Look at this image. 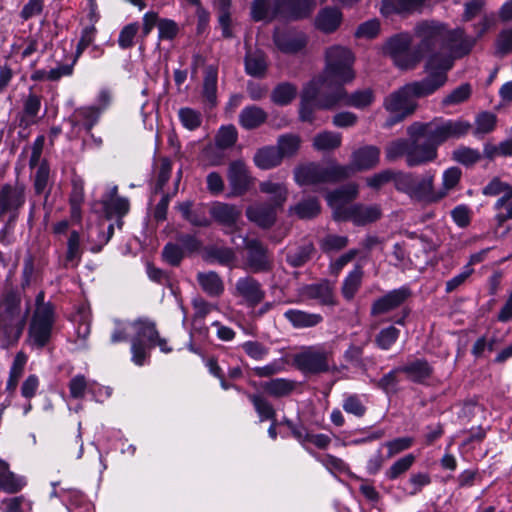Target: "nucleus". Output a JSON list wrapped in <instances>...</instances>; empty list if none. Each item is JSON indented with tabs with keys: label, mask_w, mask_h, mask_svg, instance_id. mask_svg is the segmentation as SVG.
Instances as JSON below:
<instances>
[{
	"label": "nucleus",
	"mask_w": 512,
	"mask_h": 512,
	"mask_svg": "<svg viewBox=\"0 0 512 512\" xmlns=\"http://www.w3.org/2000/svg\"><path fill=\"white\" fill-rule=\"evenodd\" d=\"M355 57L350 49L335 45L326 50L325 68L322 75L313 78L303 89L299 110L300 120L313 123L314 108L331 109L342 103L358 109L372 104L371 89H363L347 95L343 85L355 78Z\"/></svg>",
	"instance_id": "f257e3e1"
},
{
	"label": "nucleus",
	"mask_w": 512,
	"mask_h": 512,
	"mask_svg": "<svg viewBox=\"0 0 512 512\" xmlns=\"http://www.w3.org/2000/svg\"><path fill=\"white\" fill-rule=\"evenodd\" d=\"M438 61L432 58L425 66L427 77L408 83L385 98V109L395 115L388 120L387 126H392L411 115L417 107L415 98L432 95L445 85L448 80L447 69L451 64L447 60L441 63Z\"/></svg>",
	"instance_id": "f03ea898"
},
{
	"label": "nucleus",
	"mask_w": 512,
	"mask_h": 512,
	"mask_svg": "<svg viewBox=\"0 0 512 512\" xmlns=\"http://www.w3.org/2000/svg\"><path fill=\"white\" fill-rule=\"evenodd\" d=\"M29 308H22L21 293L7 290L0 296V347L7 349L18 342L21 337Z\"/></svg>",
	"instance_id": "7ed1b4c3"
},
{
	"label": "nucleus",
	"mask_w": 512,
	"mask_h": 512,
	"mask_svg": "<svg viewBox=\"0 0 512 512\" xmlns=\"http://www.w3.org/2000/svg\"><path fill=\"white\" fill-rule=\"evenodd\" d=\"M471 129L468 121L457 119L436 118L430 122H414L411 124L407 133L410 137H422L429 142L431 146L436 148L449 139H458L465 136Z\"/></svg>",
	"instance_id": "20e7f679"
},
{
	"label": "nucleus",
	"mask_w": 512,
	"mask_h": 512,
	"mask_svg": "<svg viewBox=\"0 0 512 512\" xmlns=\"http://www.w3.org/2000/svg\"><path fill=\"white\" fill-rule=\"evenodd\" d=\"M448 26L438 21H422L414 28V35L419 39L416 46L419 61L423 57H427L425 66L432 58L439 60L438 62L450 61L451 66L447 69V73L453 67L451 56L444 53V42L446 40Z\"/></svg>",
	"instance_id": "39448f33"
},
{
	"label": "nucleus",
	"mask_w": 512,
	"mask_h": 512,
	"mask_svg": "<svg viewBox=\"0 0 512 512\" xmlns=\"http://www.w3.org/2000/svg\"><path fill=\"white\" fill-rule=\"evenodd\" d=\"M420 137L409 139H397L390 142L385 149L387 161L392 162L400 157H405L408 167H417L433 162L438 157V152L427 140L419 142Z\"/></svg>",
	"instance_id": "423d86ee"
},
{
	"label": "nucleus",
	"mask_w": 512,
	"mask_h": 512,
	"mask_svg": "<svg viewBox=\"0 0 512 512\" xmlns=\"http://www.w3.org/2000/svg\"><path fill=\"white\" fill-rule=\"evenodd\" d=\"M435 172L414 177L411 174L401 175L396 181L397 190L407 194L412 200L423 203H435L445 197L444 192L434 189Z\"/></svg>",
	"instance_id": "0eeeda50"
},
{
	"label": "nucleus",
	"mask_w": 512,
	"mask_h": 512,
	"mask_svg": "<svg viewBox=\"0 0 512 512\" xmlns=\"http://www.w3.org/2000/svg\"><path fill=\"white\" fill-rule=\"evenodd\" d=\"M44 299L45 294L40 291L35 298V310L29 328L31 341L38 348H43L49 342L55 322L54 307Z\"/></svg>",
	"instance_id": "6e6552de"
},
{
	"label": "nucleus",
	"mask_w": 512,
	"mask_h": 512,
	"mask_svg": "<svg viewBox=\"0 0 512 512\" xmlns=\"http://www.w3.org/2000/svg\"><path fill=\"white\" fill-rule=\"evenodd\" d=\"M352 175V169L337 164L321 165L310 163L295 171V181L299 185H317L337 182Z\"/></svg>",
	"instance_id": "1a4fd4ad"
},
{
	"label": "nucleus",
	"mask_w": 512,
	"mask_h": 512,
	"mask_svg": "<svg viewBox=\"0 0 512 512\" xmlns=\"http://www.w3.org/2000/svg\"><path fill=\"white\" fill-rule=\"evenodd\" d=\"M135 331V336L131 343L132 361L138 365H144L149 357V351L155 347V337L157 329L154 322L147 319H139L131 324Z\"/></svg>",
	"instance_id": "9d476101"
},
{
	"label": "nucleus",
	"mask_w": 512,
	"mask_h": 512,
	"mask_svg": "<svg viewBox=\"0 0 512 512\" xmlns=\"http://www.w3.org/2000/svg\"><path fill=\"white\" fill-rule=\"evenodd\" d=\"M412 43V37L408 33H399L390 37L384 47V53L389 55L395 65L402 69H412L419 61V54H417L416 48L412 51L410 46Z\"/></svg>",
	"instance_id": "9b49d317"
},
{
	"label": "nucleus",
	"mask_w": 512,
	"mask_h": 512,
	"mask_svg": "<svg viewBox=\"0 0 512 512\" xmlns=\"http://www.w3.org/2000/svg\"><path fill=\"white\" fill-rule=\"evenodd\" d=\"M330 351L324 346H310L294 356L297 368L305 373H322L329 370Z\"/></svg>",
	"instance_id": "f8f14e48"
},
{
	"label": "nucleus",
	"mask_w": 512,
	"mask_h": 512,
	"mask_svg": "<svg viewBox=\"0 0 512 512\" xmlns=\"http://www.w3.org/2000/svg\"><path fill=\"white\" fill-rule=\"evenodd\" d=\"M247 256L244 268L252 273H266L272 270L273 258L268 248L258 239L244 238Z\"/></svg>",
	"instance_id": "ddd939ff"
},
{
	"label": "nucleus",
	"mask_w": 512,
	"mask_h": 512,
	"mask_svg": "<svg viewBox=\"0 0 512 512\" xmlns=\"http://www.w3.org/2000/svg\"><path fill=\"white\" fill-rule=\"evenodd\" d=\"M381 210L377 205L354 204L347 207H337L333 212L336 221H351L356 226H364L377 221Z\"/></svg>",
	"instance_id": "4468645a"
},
{
	"label": "nucleus",
	"mask_w": 512,
	"mask_h": 512,
	"mask_svg": "<svg viewBox=\"0 0 512 512\" xmlns=\"http://www.w3.org/2000/svg\"><path fill=\"white\" fill-rule=\"evenodd\" d=\"M232 295L239 299L240 304L255 308L264 300L266 292L257 279L245 275L236 280Z\"/></svg>",
	"instance_id": "2eb2a0df"
},
{
	"label": "nucleus",
	"mask_w": 512,
	"mask_h": 512,
	"mask_svg": "<svg viewBox=\"0 0 512 512\" xmlns=\"http://www.w3.org/2000/svg\"><path fill=\"white\" fill-rule=\"evenodd\" d=\"M476 43V39L465 35L463 29L447 30L446 40L444 42V53L452 57V61L461 58L470 53Z\"/></svg>",
	"instance_id": "dca6fc26"
},
{
	"label": "nucleus",
	"mask_w": 512,
	"mask_h": 512,
	"mask_svg": "<svg viewBox=\"0 0 512 512\" xmlns=\"http://www.w3.org/2000/svg\"><path fill=\"white\" fill-rule=\"evenodd\" d=\"M282 210L270 202H255L247 206V219L261 229H270L277 222L278 211Z\"/></svg>",
	"instance_id": "f3484780"
},
{
	"label": "nucleus",
	"mask_w": 512,
	"mask_h": 512,
	"mask_svg": "<svg viewBox=\"0 0 512 512\" xmlns=\"http://www.w3.org/2000/svg\"><path fill=\"white\" fill-rule=\"evenodd\" d=\"M25 190L21 185L5 184L0 189V218L9 213L15 218L25 203Z\"/></svg>",
	"instance_id": "a211bd4d"
},
{
	"label": "nucleus",
	"mask_w": 512,
	"mask_h": 512,
	"mask_svg": "<svg viewBox=\"0 0 512 512\" xmlns=\"http://www.w3.org/2000/svg\"><path fill=\"white\" fill-rule=\"evenodd\" d=\"M227 178L232 196L244 195L253 182V177L250 175L247 165L241 160L230 163Z\"/></svg>",
	"instance_id": "6ab92c4d"
},
{
	"label": "nucleus",
	"mask_w": 512,
	"mask_h": 512,
	"mask_svg": "<svg viewBox=\"0 0 512 512\" xmlns=\"http://www.w3.org/2000/svg\"><path fill=\"white\" fill-rule=\"evenodd\" d=\"M411 295L408 287L403 286L376 299L371 306V315L378 316L400 307Z\"/></svg>",
	"instance_id": "aec40b11"
},
{
	"label": "nucleus",
	"mask_w": 512,
	"mask_h": 512,
	"mask_svg": "<svg viewBox=\"0 0 512 512\" xmlns=\"http://www.w3.org/2000/svg\"><path fill=\"white\" fill-rule=\"evenodd\" d=\"M273 42L281 52L294 54L306 46L307 39L302 32L276 29L273 33Z\"/></svg>",
	"instance_id": "412c9836"
},
{
	"label": "nucleus",
	"mask_w": 512,
	"mask_h": 512,
	"mask_svg": "<svg viewBox=\"0 0 512 512\" xmlns=\"http://www.w3.org/2000/svg\"><path fill=\"white\" fill-rule=\"evenodd\" d=\"M380 149L374 145H366L358 148L352 153L351 163L346 167L355 171L370 170L377 166L380 160Z\"/></svg>",
	"instance_id": "4be33fe9"
},
{
	"label": "nucleus",
	"mask_w": 512,
	"mask_h": 512,
	"mask_svg": "<svg viewBox=\"0 0 512 512\" xmlns=\"http://www.w3.org/2000/svg\"><path fill=\"white\" fill-rule=\"evenodd\" d=\"M280 19L300 20L311 15L315 9V0H279Z\"/></svg>",
	"instance_id": "5701e85b"
},
{
	"label": "nucleus",
	"mask_w": 512,
	"mask_h": 512,
	"mask_svg": "<svg viewBox=\"0 0 512 512\" xmlns=\"http://www.w3.org/2000/svg\"><path fill=\"white\" fill-rule=\"evenodd\" d=\"M117 193L118 186L113 185L109 187L108 191L102 196L101 199L104 213L109 219L113 216L121 218L126 215L130 209L129 200L125 197L118 196Z\"/></svg>",
	"instance_id": "b1692460"
},
{
	"label": "nucleus",
	"mask_w": 512,
	"mask_h": 512,
	"mask_svg": "<svg viewBox=\"0 0 512 512\" xmlns=\"http://www.w3.org/2000/svg\"><path fill=\"white\" fill-rule=\"evenodd\" d=\"M210 215L221 226L234 228L242 215V211L236 205L215 202L210 208Z\"/></svg>",
	"instance_id": "393cba45"
},
{
	"label": "nucleus",
	"mask_w": 512,
	"mask_h": 512,
	"mask_svg": "<svg viewBox=\"0 0 512 512\" xmlns=\"http://www.w3.org/2000/svg\"><path fill=\"white\" fill-rule=\"evenodd\" d=\"M182 217L196 227H208L211 224L204 204L194 205L191 201H184L177 205Z\"/></svg>",
	"instance_id": "a878e982"
},
{
	"label": "nucleus",
	"mask_w": 512,
	"mask_h": 512,
	"mask_svg": "<svg viewBox=\"0 0 512 512\" xmlns=\"http://www.w3.org/2000/svg\"><path fill=\"white\" fill-rule=\"evenodd\" d=\"M259 191L269 196L268 202L281 209H283L289 196L287 185L284 182L273 181L272 178L261 181L259 183Z\"/></svg>",
	"instance_id": "bb28decb"
},
{
	"label": "nucleus",
	"mask_w": 512,
	"mask_h": 512,
	"mask_svg": "<svg viewBox=\"0 0 512 512\" xmlns=\"http://www.w3.org/2000/svg\"><path fill=\"white\" fill-rule=\"evenodd\" d=\"M251 16L255 21L271 22L280 18L279 0H253Z\"/></svg>",
	"instance_id": "cd10ccee"
},
{
	"label": "nucleus",
	"mask_w": 512,
	"mask_h": 512,
	"mask_svg": "<svg viewBox=\"0 0 512 512\" xmlns=\"http://www.w3.org/2000/svg\"><path fill=\"white\" fill-rule=\"evenodd\" d=\"M197 282L209 297L219 298L225 291L223 279L215 271L199 272Z\"/></svg>",
	"instance_id": "c85d7f7f"
},
{
	"label": "nucleus",
	"mask_w": 512,
	"mask_h": 512,
	"mask_svg": "<svg viewBox=\"0 0 512 512\" xmlns=\"http://www.w3.org/2000/svg\"><path fill=\"white\" fill-rule=\"evenodd\" d=\"M41 109V97L34 93H29L23 100V110L19 116V126L28 128L38 121V114Z\"/></svg>",
	"instance_id": "c756f323"
},
{
	"label": "nucleus",
	"mask_w": 512,
	"mask_h": 512,
	"mask_svg": "<svg viewBox=\"0 0 512 512\" xmlns=\"http://www.w3.org/2000/svg\"><path fill=\"white\" fill-rule=\"evenodd\" d=\"M342 13L337 8L325 7L321 9L316 18L315 26L324 33H332L340 26Z\"/></svg>",
	"instance_id": "7c9ffc66"
},
{
	"label": "nucleus",
	"mask_w": 512,
	"mask_h": 512,
	"mask_svg": "<svg viewBox=\"0 0 512 512\" xmlns=\"http://www.w3.org/2000/svg\"><path fill=\"white\" fill-rule=\"evenodd\" d=\"M320 211L321 206L319 200L316 197L309 196L290 206L288 214L302 220H308L318 216Z\"/></svg>",
	"instance_id": "2f4dec72"
},
{
	"label": "nucleus",
	"mask_w": 512,
	"mask_h": 512,
	"mask_svg": "<svg viewBox=\"0 0 512 512\" xmlns=\"http://www.w3.org/2000/svg\"><path fill=\"white\" fill-rule=\"evenodd\" d=\"M101 115L96 106H81L75 109L70 121L73 126L82 125L90 133L92 128L99 122Z\"/></svg>",
	"instance_id": "473e14b6"
},
{
	"label": "nucleus",
	"mask_w": 512,
	"mask_h": 512,
	"mask_svg": "<svg viewBox=\"0 0 512 512\" xmlns=\"http://www.w3.org/2000/svg\"><path fill=\"white\" fill-rule=\"evenodd\" d=\"M267 118V112L261 107L249 105L241 110L239 114V124L246 130H252L264 124Z\"/></svg>",
	"instance_id": "72a5a7b5"
},
{
	"label": "nucleus",
	"mask_w": 512,
	"mask_h": 512,
	"mask_svg": "<svg viewBox=\"0 0 512 512\" xmlns=\"http://www.w3.org/2000/svg\"><path fill=\"white\" fill-rule=\"evenodd\" d=\"M284 317L294 328H310L323 321V317L317 313H309L299 309H289L284 313Z\"/></svg>",
	"instance_id": "f704fd0d"
},
{
	"label": "nucleus",
	"mask_w": 512,
	"mask_h": 512,
	"mask_svg": "<svg viewBox=\"0 0 512 512\" xmlns=\"http://www.w3.org/2000/svg\"><path fill=\"white\" fill-rule=\"evenodd\" d=\"M255 165L262 170H269L281 164L283 158L276 146H266L254 155Z\"/></svg>",
	"instance_id": "c9c22d12"
},
{
	"label": "nucleus",
	"mask_w": 512,
	"mask_h": 512,
	"mask_svg": "<svg viewBox=\"0 0 512 512\" xmlns=\"http://www.w3.org/2000/svg\"><path fill=\"white\" fill-rule=\"evenodd\" d=\"M399 371L405 373L413 382L421 383L430 377L432 367L426 360L416 359L399 367Z\"/></svg>",
	"instance_id": "e433bc0d"
},
{
	"label": "nucleus",
	"mask_w": 512,
	"mask_h": 512,
	"mask_svg": "<svg viewBox=\"0 0 512 512\" xmlns=\"http://www.w3.org/2000/svg\"><path fill=\"white\" fill-rule=\"evenodd\" d=\"M267 70L266 56L263 51L249 50L245 56V71L253 77H263Z\"/></svg>",
	"instance_id": "4c0bfd02"
},
{
	"label": "nucleus",
	"mask_w": 512,
	"mask_h": 512,
	"mask_svg": "<svg viewBox=\"0 0 512 512\" xmlns=\"http://www.w3.org/2000/svg\"><path fill=\"white\" fill-rule=\"evenodd\" d=\"M483 194L486 196L503 194L494 204V209H499L506 200L512 199V186L502 182L499 178H494L483 188Z\"/></svg>",
	"instance_id": "58836bf2"
},
{
	"label": "nucleus",
	"mask_w": 512,
	"mask_h": 512,
	"mask_svg": "<svg viewBox=\"0 0 512 512\" xmlns=\"http://www.w3.org/2000/svg\"><path fill=\"white\" fill-rule=\"evenodd\" d=\"M358 194V185L349 183L334 190L327 195L328 204L333 208V212L337 207H345L344 204L353 200Z\"/></svg>",
	"instance_id": "ea45409f"
},
{
	"label": "nucleus",
	"mask_w": 512,
	"mask_h": 512,
	"mask_svg": "<svg viewBox=\"0 0 512 512\" xmlns=\"http://www.w3.org/2000/svg\"><path fill=\"white\" fill-rule=\"evenodd\" d=\"M262 389L269 396L282 398L290 395L295 389V382L286 378H275L262 383Z\"/></svg>",
	"instance_id": "a19ab883"
},
{
	"label": "nucleus",
	"mask_w": 512,
	"mask_h": 512,
	"mask_svg": "<svg viewBox=\"0 0 512 512\" xmlns=\"http://www.w3.org/2000/svg\"><path fill=\"white\" fill-rule=\"evenodd\" d=\"M26 482L24 478L16 476L9 471L8 464L0 460V488L8 493H16L20 491Z\"/></svg>",
	"instance_id": "79ce46f5"
},
{
	"label": "nucleus",
	"mask_w": 512,
	"mask_h": 512,
	"mask_svg": "<svg viewBox=\"0 0 512 512\" xmlns=\"http://www.w3.org/2000/svg\"><path fill=\"white\" fill-rule=\"evenodd\" d=\"M217 80L218 69L213 65L205 68L203 79V97L211 105H216L217 102Z\"/></svg>",
	"instance_id": "37998d69"
},
{
	"label": "nucleus",
	"mask_w": 512,
	"mask_h": 512,
	"mask_svg": "<svg viewBox=\"0 0 512 512\" xmlns=\"http://www.w3.org/2000/svg\"><path fill=\"white\" fill-rule=\"evenodd\" d=\"M363 274L362 266L356 264L353 270L345 277L342 283V294L345 299H353L361 286Z\"/></svg>",
	"instance_id": "c03bdc74"
},
{
	"label": "nucleus",
	"mask_w": 512,
	"mask_h": 512,
	"mask_svg": "<svg viewBox=\"0 0 512 512\" xmlns=\"http://www.w3.org/2000/svg\"><path fill=\"white\" fill-rule=\"evenodd\" d=\"M305 294L310 299H315L323 305H333L334 295L328 283H316L305 288Z\"/></svg>",
	"instance_id": "a18cd8bd"
},
{
	"label": "nucleus",
	"mask_w": 512,
	"mask_h": 512,
	"mask_svg": "<svg viewBox=\"0 0 512 512\" xmlns=\"http://www.w3.org/2000/svg\"><path fill=\"white\" fill-rule=\"evenodd\" d=\"M248 399L253 404L261 422L266 420H276V411L272 404L260 394H247Z\"/></svg>",
	"instance_id": "49530a36"
},
{
	"label": "nucleus",
	"mask_w": 512,
	"mask_h": 512,
	"mask_svg": "<svg viewBox=\"0 0 512 512\" xmlns=\"http://www.w3.org/2000/svg\"><path fill=\"white\" fill-rule=\"evenodd\" d=\"M424 0H383L381 12L383 15L414 10L422 5Z\"/></svg>",
	"instance_id": "de8ad7c7"
},
{
	"label": "nucleus",
	"mask_w": 512,
	"mask_h": 512,
	"mask_svg": "<svg viewBox=\"0 0 512 512\" xmlns=\"http://www.w3.org/2000/svg\"><path fill=\"white\" fill-rule=\"evenodd\" d=\"M65 500L66 508L69 512H93L91 503L85 500L81 491L76 489H67Z\"/></svg>",
	"instance_id": "09e8293b"
},
{
	"label": "nucleus",
	"mask_w": 512,
	"mask_h": 512,
	"mask_svg": "<svg viewBox=\"0 0 512 512\" xmlns=\"http://www.w3.org/2000/svg\"><path fill=\"white\" fill-rule=\"evenodd\" d=\"M341 134L332 131H324L313 139V146L320 151L333 150L341 145Z\"/></svg>",
	"instance_id": "8fccbe9b"
},
{
	"label": "nucleus",
	"mask_w": 512,
	"mask_h": 512,
	"mask_svg": "<svg viewBox=\"0 0 512 512\" xmlns=\"http://www.w3.org/2000/svg\"><path fill=\"white\" fill-rule=\"evenodd\" d=\"M416 456L412 453L396 460L385 472V476L389 480H396L405 474L415 463Z\"/></svg>",
	"instance_id": "3c124183"
},
{
	"label": "nucleus",
	"mask_w": 512,
	"mask_h": 512,
	"mask_svg": "<svg viewBox=\"0 0 512 512\" xmlns=\"http://www.w3.org/2000/svg\"><path fill=\"white\" fill-rule=\"evenodd\" d=\"M297 94V87L284 82L277 85L272 93H271V100L277 104V105H287L289 104Z\"/></svg>",
	"instance_id": "603ef678"
},
{
	"label": "nucleus",
	"mask_w": 512,
	"mask_h": 512,
	"mask_svg": "<svg viewBox=\"0 0 512 512\" xmlns=\"http://www.w3.org/2000/svg\"><path fill=\"white\" fill-rule=\"evenodd\" d=\"M81 254L82 250L80 247V235L77 231H72L67 242L65 266H77L81 259Z\"/></svg>",
	"instance_id": "864d4df0"
},
{
	"label": "nucleus",
	"mask_w": 512,
	"mask_h": 512,
	"mask_svg": "<svg viewBox=\"0 0 512 512\" xmlns=\"http://www.w3.org/2000/svg\"><path fill=\"white\" fill-rule=\"evenodd\" d=\"M277 149L281 152V157H291L300 147V138L294 134H285L278 138Z\"/></svg>",
	"instance_id": "5fc2aeb1"
},
{
	"label": "nucleus",
	"mask_w": 512,
	"mask_h": 512,
	"mask_svg": "<svg viewBox=\"0 0 512 512\" xmlns=\"http://www.w3.org/2000/svg\"><path fill=\"white\" fill-rule=\"evenodd\" d=\"M287 365L288 361L282 357L274 359L273 361L264 366L254 367L252 370L257 377L267 378L285 371Z\"/></svg>",
	"instance_id": "6e6d98bb"
},
{
	"label": "nucleus",
	"mask_w": 512,
	"mask_h": 512,
	"mask_svg": "<svg viewBox=\"0 0 512 512\" xmlns=\"http://www.w3.org/2000/svg\"><path fill=\"white\" fill-rule=\"evenodd\" d=\"M313 246L306 244L289 250L286 256L287 262L293 267H300L304 265L311 257Z\"/></svg>",
	"instance_id": "4d7b16f0"
},
{
	"label": "nucleus",
	"mask_w": 512,
	"mask_h": 512,
	"mask_svg": "<svg viewBox=\"0 0 512 512\" xmlns=\"http://www.w3.org/2000/svg\"><path fill=\"white\" fill-rule=\"evenodd\" d=\"M414 444V438L410 436L394 438L390 441H386L381 447L387 448V458H391L397 454H400L412 447Z\"/></svg>",
	"instance_id": "13d9d810"
},
{
	"label": "nucleus",
	"mask_w": 512,
	"mask_h": 512,
	"mask_svg": "<svg viewBox=\"0 0 512 512\" xmlns=\"http://www.w3.org/2000/svg\"><path fill=\"white\" fill-rule=\"evenodd\" d=\"M69 391L72 398L80 399L84 397L86 391L94 395L95 387L87 383L83 375H76L69 382Z\"/></svg>",
	"instance_id": "bf43d9fd"
},
{
	"label": "nucleus",
	"mask_w": 512,
	"mask_h": 512,
	"mask_svg": "<svg viewBox=\"0 0 512 512\" xmlns=\"http://www.w3.org/2000/svg\"><path fill=\"white\" fill-rule=\"evenodd\" d=\"M238 139L237 129L234 125L222 126L216 135V145L221 149L232 147Z\"/></svg>",
	"instance_id": "052dcab7"
},
{
	"label": "nucleus",
	"mask_w": 512,
	"mask_h": 512,
	"mask_svg": "<svg viewBox=\"0 0 512 512\" xmlns=\"http://www.w3.org/2000/svg\"><path fill=\"white\" fill-rule=\"evenodd\" d=\"M400 331L394 326L383 328L375 337V343L382 350H388L399 338Z\"/></svg>",
	"instance_id": "680f3d73"
},
{
	"label": "nucleus",
	"mask_w": 512,
	"mask_h": 512,
	"mask_svg": "<svg viewBox=\"0 0 512 512\" xmlns=\"http://www.w3.org/2000/svg\"><path fill=\"white\" fill-rule=\"evenodd\" d=\"M342 407L346 413L352 414L358 418L363 417L366 413V406L361 397L357 394L346 395Z\"/></svg>",
	"instance_id": "e2e57ef3"
},
{
	"label": "nucleus",
	"mask_w": 512,
	"mask_h": 512,
	"mask_svg": "<svg viewBox=\"0 0 512 512\" xmlns=\"http://www.w3.org/2000/svg\"><path fill=\"white\" fill-rule=\"evenodd\" d=\"M471 86L468 83L461 84L442 100L443 106L457 105L466 101L471 95Z\"/></svg>",
	"instance_id": "0e129e2a"
},
{
	"label": "nucleus",
	"mask_w": 512,
	"mask_h": 512,
	"mask_svg": "<svg viewBox=\"0 0 512 512\" xmlns=\"http://www.w3.org/2000/svg\"><path fill=\"white\" fill-rule=\"evenodd\" d=\"M178 116L182 125L188 130H195L200 127L202 123L201 114L191 108H181L178 112Z\"/></svg>",
	"instance_id": "69168bd1"
},
{
	"label": "nucleus",
	"mask_w": 512,
	"mask_h": 512,
	"mask_svg": "<svg viewBox=\"0 0 512 512\" xmlns=\"http://www.w3.org/2000/svg\"><path fill=\"white\" fill-rule=\"evenodd\" d=\"M171 171V160L167 157L160 158L157 162V181L155 185V192H160L163 189L170 178Z\"/></svg>",
	"instance_id": "338daca9"
},
{
	"label": "nucleus",
	"mask_w": 512,
	"mask_h": 512,
	"mask_svg": "<svg viewBox=\"0 0 512 512\" xmlns=\"http://www.w3.org/2000/svg\"><path fill=\"white\" fill-rule=\"evenodd\" d=\"M480 158V152L469 147H459L453 151V159L466 166L475 164Z\"/></svg>",
	"instance_id": "774afa93"
}]
</instances>
